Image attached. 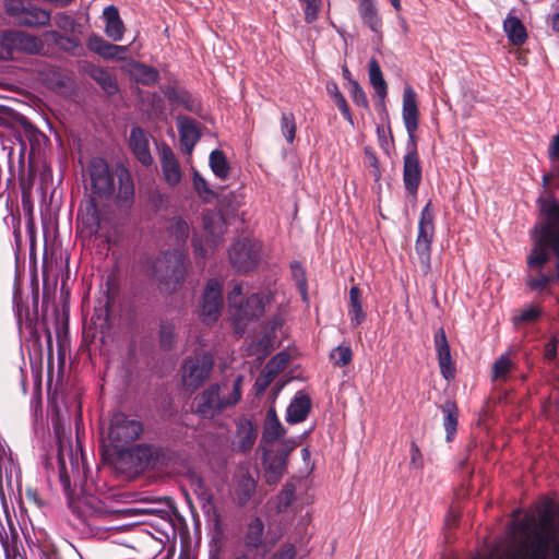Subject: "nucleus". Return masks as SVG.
Returning <instances> with one entry per match:
<instances>
[{
  "mask_svg": "<svg viewBox=\"0 0 559 559\" xmlns=\"http://www.w3.org/2000/svg\"><path fill=\"white\" fill-rule=\"evenodd\" d=\"M214 366L211 353H203L185 359L182 366V382L187 388L197 389L210 377Z\"/></svg>",
  "mask_w": 559,
  "mask_h": 559,
  "instance_id": "nucleus-11",
  "label": "nucleus"
},
{
  "mask_svg": "<svg viewBox=\"0 0 559 559\" xmlns=\"http://www.w3.org/2000/svg\"><path fill=\"white\" fill-rule=\"evenodd\" d=\"M296 548L293 544H288L281 550L276 551L271 559H295Z\"/></svg>",
  "mask_w": 559,
  "mask_h": 559,
  "instance_id": "nucleus-64",
  "label": "nucleus"
},
{
  "mask_svg": "<svg viewBox=\"0 0 559 559\" xmlns=\"http://www.w3.org/2000/svg\"><path fill=\"white\" fill-rule=\"evenodd\" d=\"M411 466L414 468H423L424 467V456L420 452L419 447L416 444V442L411 443Z\"/></svg>",
  "mask_w": 559,
  "mask_h": 559,
  "instance_id": "nucleus-60",
  "label": "nucleus"
},
{
  "mask_svg": "<svg viewBox=\"0 0 559 559\" xmlns=\"http://www.w3.org/2000/svg\"><path fill=\"white\" fill-rule=\"evenodd\" d=\"M129 145L136 159L145 166L152 164L147 133L140 127H133L130 132Z\"/></svg>",
  "mask_w": 559,
  "mask_h": 559,
  "instance_id": "nucleus-23",
  "label": "nucleus"
},
{
  "mask_svg": "<svg viewBox=\"0 0 559 559\" xmlns=\"http://www.w3.org/2000/svg\"><path fill=\"white\" fill-rule=\"evenodd\" d=\"M358 13L364 24L371 32L378 34L381 32V19L379 17L374 0H358Z\"/></svg>",
  "mask_w": 559,
  "mask_h": 559,
  "instance_id": "nucleus-33",
  "label": "nucleus"
},
{
  "mask_svg": "<svg viewBox=\"0 0 559 559\" xmlns=\"http://www.w3.org/2000/svg\"><path fill=\"white\" fill-rule=\"evenodd\" d=\"M51 14L49 11L35 5H28L20 17V26L43 27L50 23Z\"/></svg>",
  "mask_w": 559,
  "mask_h": 559,
  "instance_id": "nucleus-35",
  "label": "nucleus"
},
{
  "mask_svg": "<svg viewBox=\"0 0 559 559\" xmlns=\"http://www.w3.org/2000/svg\"><path fill=\"white\" fill-rule=\"evenodd\" d=\"M348 91L353 102L360 107L368 108L369 103L364 88L356 80H349Z\"/></svg>",
  "mask_w": 559,
  "mask_h": 559,
  "instance_id": "nucleus-56",
  "label": "nucleus"
},
{
  "mask_svg": "<svg viewBox=\"0 0 559 559\" xmlns=\"http://www.w3.org/2000/svg\"><path fill=\"white\" fill-rule=\"evenodd\" d=\"M538 204L546 221L533 228L527 269H544L551 253L556 258L554 276L559 283V201L552 197L539 198Z\"/></svg>",
  "mask_w": 559,
  "mask_h": 559,
  "instance_id": "nucleus-1",
  "label": "nucleus"
},
{
  "mask_svg": "<svg viewBox=\"0 0 559 559\" xmlns=\"http://www.w3.org/2000/svg\"><path fill=\"white\" fill-rule=\"evenodd\" d=\"M377 139L382 151L390 156L394 147V139L389 122L385 124H378L376 128Z\"/></svg>",
  "mask_w": 559,
  "mask_h": 559,
  "instance_id": "nucleus-50",
  "label": "nucleus"
},
{
  "mask_svg": "<svg viewBox=\"0 0 559 559\" xmlns=\"http://www.w3.org/2000/svg\"><path fill=\"white\" fill-rule=\"evenodd\" d=\"M542 527L547 533L543 535L539 532L534 533L530 548L526 552L527 559H548V555L554 543V533H551V519L542 518Z\"/></svg>",
  "mask_w": 559,
  "mask_h": 559,
  "instance_id": "nucleus-15",
  "label": "nucleus"
},
{
  "mask_svg": "<svg viewBox=\"0 0 559 559\" xmlns=\"http://www.w3.org/2000/svg\"><path fill=\"white\" fill-rule=\"evenodd\" d=\"M295 499V485L286 484L277 496V512H284Z\"/></svg>",
  "mask_w": 559,
  "mask_h": 559,
  "instance_id": "nucleus-55",
  "label": "nucleus"
},
{
  "mask_svg": "<svg viewBox=\"0 0 559 559\" xmlns=\"http://www.w3.org/2000/svg\"><path fill=\"white\" fill-rule=\"evenodd\" d=\"M209 164L213 174L217 178L225 180L229 176L230 166L223 151H212L210 154Z\"/></svg>",
  "mask_w": 559,
  "mask_h": 559,
  "instance_id": "nucleus-43",
  "label": "nucleus"
},
{
  "mask_svg": "<svg viewBox=\"0 0 559 559\" xmlns=\"http://www.w3.org/2000/svg\"><path fill=\"white\" fill-rule=\"evenodd\" d=\"M3 5L5 13L13 17L16 24L20 23V17H22L27 8L24 3V0H4Z\"/></svg>",
  "mask_w": 559,
  "mask_h": 559,
  "instance_id": "nucleus-57",
  "label": "nucleus"
},
{
  "mask_svg": "<svg viewBox=\"0 0 559 559\" xmlns=\"http://www.w3.org/2000/svg\"><path fill=\"white\" fill-rule=\"evenodd\" d=\"M289 362V355L286 352H280L275 356H273L265 365V370H267L271 376H277L281 371H283Z\"/></svg>",
  "mask_w": 559,
  "mask_h": 559,
  "instance_id": "nucleus-54",
  "label": "nucleus"
},
{
  "mask_svg": "<svg viewBox=\"0 0 559 559\" xmlns=\"http://www.w3.org/2000/svg\"><path fill=\"white\" fill-rule=\"evenodd\" d=\"M229 260L237 272L251 271L260 261V245L249 239L238 240L229 250Z\"/></svg>",
  "mask_w": 559,
  "mask_h": 559,
  "instance_id": "nucleus-12",
  "label": "nucleus"
},
{
  "mask_svg": "<svg viewBox=\"0 0 559 559\" xmlns=\"http://www.w3.org/2000/svg\"><path fill=\"white\" fill-rule=\"evenodd\" d=\"M440 409L443 414V427L445 430V441H453L457 424H459V409L454 402L447 400L441 406Z\"/></svg>",
  "mask_w": 559,
  "mask_h": 559,
  "instance_id": "nucleus-32",
  "label": "nucleus"
},
{
  "mask_svg": "<svg viewBox=\"0 0 559 559\" xmlns=\"http://www.w3.org/2000/svg\"><path fill=\"white\" fill-rule=\"evenodd\" d=\"M330 359L334 366L345 367L353 359V352L349 346L338 345L330 353Z\"/></svg>",
  "mask_w": 559,
  "mask_h": 559,
  "instance_id": "nucleus-52",
  "label": "nucleus"
},
{
  "mask_svg": "<svg viewBox=\"0 0 559 559\" xmlns=\"http://www.w3.org/2000/svg\"><path fill=\"white\" fill-rule=\"evenodd\" d=\"M433 342L442 377L448 381L453 380L455 377V367L452 362L447 334L442 328L436 332Z\"/></svg>",
  "mask_w": 559,
  "mask_h": 559,
  "instance_id": "nucleus-17",
  "label": "nucleus"
},
{
  "mask_svg": "<svg viewBox=\"0 0 559 559\" xmlns=\"http://www.w3.org/2000/svg\"><path fill=\"white\" fill-rule=\"evenodd\" d=\"M21 468L19 463L11 455L3 454L0 456V480L4 478L7 485L12 487L13 483L19 486Z\"/></svg>",
  "mask_w": 559,
  "mask_h": 559,
  "instance_id": "nucleus-40",
  "label": "nucleus"
},
{
  "mask_svg": "<svg viewBox=\"0 0 559 559\" xmlns=\"http://www.w3.org/2000/svg\"><path fill=\"white\" fill-rule=\"evenodd\" d=\"M275 379V376H271V373L263 368L262 372L255 379V388L259 392L264 391Z\"/></svg>",
  "mask_w": 559,
  "mask_h": 559,
  "instance_id": "nucleus-61",
  "label": "nucleus"
},
{
  "mask_svg": "<svg viewBox=\"0 0 559 559\" xmlns=\"http://www.w3.org/2000/svg\"><path fill=\"white\" fill-rule=\"evenodd\" d=\"M223 308V288L216 278L207 281L200 306V319L206 324H213L218 319Z\"/></svg>",
  "mask_w": 559,
  "mask_h": 559,
  "instance_id": "nucleus-13",
  "label": "nucleus"
},
{
  "mask_svg": "<svg viewBox=\"0 0 559 559\" xmlns=\"http://www.w3.org/2000/svg\"><path fill=\"white\" fill-rule=\"evenodd\" d=\"M368 75L381 106H384V99L388 95V85L376 58H371L368 62Z\"/></svg>",
  "mask_w": 559,
  "mask_h": 559,
  "instance_id": "nucleus-31",
  "label": "nucleus"
},
{
  "mask_svg": "<svg viewBox=\"0 0 559 559\" xmlns=\"http://www.w3.org/2000/svg\"><path fill=\"white\" fill-rule=\"evenodd\" d=\"M348 317L353 326L360 325L366 319V312L361 304V293L357 286H352L349 289Z\"/></svg>",
  "mask_w": 559,
  "mask_h": 559,
  "instance_id": "nucleus-39",
  "label": "nucleus"
},
{
  "mask_svg": "<svg viewBox=\"0 0 559 559\" xmlns=\"http://www.w3.org/2000/svg\"><path fill=\"white\" fill-rule=\"evenodd\" d=\"M160 167L166 182L175 187L181 181V168L173 150L165 145L160 150Z\"/></svg>",
  "mask_w": 559,
  "mask_h": 559,
  "instance_id": "nucleus-24",
  "label": "nucleus"
},
{
  "mask_svg": "<svg viewBox=\"0 0 559 559\" xmlns=\"http://www.w3.org/2000/svg\"><path fill=\"white\" fill-rule=\"evenodd\" d=\"M88 175L93 198L110 199L114 194V177L107 162L100 157L93 158L88 164Z\"/></svg>",
  "mask_w": 559,
  "mask_h": 559,
  "instance_id": "nucleus-10",
  "label": "nucleus"
},
{
  "mask_svg": "<svg viewBox=\"0 0 559 559\" xmlns=\"http://www.w3.org/2000/svg\"><path fill=\"white\" fill-rule=\"evenodd\" d=\"M292 275L304 300H307L308 284L302 265L295 261L290 264Z\"/></svg>",
  "mask_w": 559,
  "mask_h": 559,
  "instance_id": "nucleus-51",
  "label": "nucleus"
},
{
  "mask_svg": "<svg viewBox=\"0 0 559 559\" xmlns=\"http://www.w3.org/2000/svg\"><path fill=\"white\" fill-rule=\"evenodd\" d=\"M44 48L43 40L21 31H5L0 35V60L11 59L14 52L37 55Z\"/></svg>",
  "mask_w": 559,
  "mask_h": 559,
  "instance_id": "nucleus-6",
  "label": "nucleus"
},
{
  "mask_svg": "<svg viewBox=\"0 0 559 559\" xmlns=\"http://www.w3.org/2000/svg\"><path fill=\"white\" fill-rule=\"evenodd\" d=\"M180 142L187 154H191L193 147L201 138L198 123L190 117L178 116L176 119Z\"/></svg>",
  "mask_w": 559,
  "mask_h": 559,
  "instance_id": "nucleus-20",
  "label": "nucleus"
},
{
  "mask_svg": "<svg viewBox=\"0 0 559 559\" xmlns=\"http://www.w3.org/2000/svg\"><path fill=\"white\" fill-rule=\"evenodd\" d=\"M549 160L551 162L552 171L551 174L543 175V187L549 183L552 176L559 177V133L554 135L547 150Z\"/></svg>",
  "mask_w": 559,
  "mask_h": 559,
  "instance_id": "nucleus-46",
  "label": "nucleus"
},
{
  "mask_svg": "<svg viewBox=\"0 0 559 559\" xmlns=\"http://www.w3.org/2000/svg\"><path fill=\"white\" fill-rule=\"evenodd\" d=\"M174 326L171 324H162L160 344L164 348H170L174 344Z\"/></svg>",
  "mask_w": 559,
  "mask_h": 559,
  "instance_id": "nucleus-59",
  "label": "nucleus"
},
{
  "mask_svg": "<svg viewBox=\"0 0 559 559\" xmlns=\"http://www.w3.org/2000/svg\"><path fill=\"white\" fill-rule=\"evenodd\" d=\"M435 236V213L429 201L421 210L415 250L425 272L430 270L431 245Z\"/></svg>",
  "mask_w": 559,
  "mask_h": 559,
  "instance_id": "nucleus-9",
  "label": "nucleus"
},
{
  "mask_svg": "<svg viewBox=\"0 0 559 559\" xmlns=\"http://www.w3.org/2000/svg\"><path fill=\"white\" fill-rule=\"evenodd\" d=\"M255 488V480L249 474L242 475L237 480L235 488V499L237 503L241 507L246 506L254 495Z\"/></svg>",
  "mask_w": 559,
  "mask_h": 559,
  "instance_id": "nucleus-41",
  "label": "nucleus"
},
{
  "mask_svg": "<svg viewBox=\"0 0 559 559\" xmlns=\"http://www.w3.org/2000/svg\"><path fill=\"white\" fill-rule=\"evenodd\" d=\"M286 429L280 421L277 414L273 407H271L265 415L263 431L261 437V448H271L276 441L287 440L285 438Z\"/></svg>",
  "mask_w": 559,
  "mask_h": 559,
  "instance_id": "nucleus-19",
  "label": "nucleus"
},
{
  "mask_svg": "<svg viewBox=\"0 0 559 559\" xmlns=\"http://www.w3.org/2000/svg\"><path fill=\"white\" fill-rule=\"evenodd\" d=\"M203 226L207 231L211 242L215 246L218 245L222 236L225 233V221L221 213L209 212L203 216Z\"/></svg>",
  "mask_w": 559,
  "mask_h": 559,
  "instance_id": "nucleus-37",
  "label": "nucleus"
},
{
  "mask_svg": "<svg viewBox=\"0 0 559 559\" xmlns=\"http://www.w3.org/2000/svg\"><path fill=\"white\" fill-rule=\"evenodd\" d=\"M402 118L407 132V153L404 157L419 158L416 144V131L419 126V110L416 93L411 85H406L404 88Z\"/></svg>",
  "mask_w": 559,
  "mask_h": 559,
  "instance_id": "nucleus-8",
  "label": "nucleus"
},
{
  "mask_svg": "<svg viewBox=\"0 0 559 559\" xmlns=\"http://www.w3.org/2000/svg\"><path fill=\"white\" fill-rule=\"evenodd\" d=\"M87 47L91 51L102 56L105 59H122L128 48L108 43L98 35L88 37Z\"/></svg>",
  "mask_w": 559,
  "mask_h": 559,
  "instance_id": "nucleus-27",
  "label": "nucleus"
},
{
  "mask_svg": "<svg viewBox=\"0 0 559 559\" xmlns=\"http://www.w3.org/2000/svg\"><path fill=\"white\" fill-rule=\"evenodd\" d=\"M192 179H193V188L201 199L209 202L216 198V193L214 192L213 189H211L206 179L203 178L200 175V173L195 169H193Z\"/></svg>",
  "mask_w": 559,
  "mask_h": 559,
  "instance_id": "nucleus-49",
  "label": "nucleus"
},
{
  "mask_svg": "<svg viewBox=\"0 0 559 559\" xmlns=\"http://www.w3.org/2000/svg\"><path fill=\"white\" fill-rule=\"evenodd\" d=\"M503 31L509 41L514 46L524 44L527 38L524 24L518 16L511 13H509L503 21Z\"/></svg>",
  "mask_w": 559,
  "mask_h": 559,
  "instance_id": "nucleus-30",
  "label": "nucleus"
},
{
  "mask_svg": "<svg viewBox=\"0 0 559 559\" xmlns=\"http://www.w3.org/2000/svg\"><path fill=\"white\" fill-rule=\"evenodd\" d=\"M326 90L329 94L333 97L335 105L340 109L343 117L353 124V116L350 114L349 107L343 94L340 92L336 83L332 82L326 85Z\"/></svg>",
  "mask_w": 559,
  "mask_h": 559,
  "instance_id": "nucleus-48",
  "label": "nucleus"
},
{
  "mask_svg": "<svg viewBox=\"0 0 559 559\" xmlns=\"http://www.w3.org/2000/svg\"><path fill=\"white\" fill-rule=\"evenodd\" d=\"M514 362L510 359L508 353L500 355L491 368V379L493 381H506L508 374L513 370Z\"/></svg>",
  "mask_w": 559,
  "mask_h": 559,
  "instance_id": "nucleus-45",
  "label": "nucleus"
},
{
  "mask_svg": "<svg viewBox=\"0 0 559 559\" xmlns=\"http://www.w3.org/2000/svg\"><path fill=\"white\" fill-rule=\"evenodd\" d=\"M55 23L60 29L64 32H74L75 20L66 12L57 13Z\"/></svg>",
  "mask_w": 559,
  "mask_h": 559,
  "instance_id": "nucleus-58",
  "label": "nucleus"
},
{
  "mask_svg": "<svg viewBox=\"0 0 559 559\" xmlns=\"http://www.w3.org/2000/svg\"><path fill=\"white\" fill-rule=\"evenodd\" d=\"M296 129L295 116L292 112H283L281 117V131L289 144L295 140Z\"/></svg>",
  "mask_w": 559,
  "mask_h": 559,
  "instance_id": "nucleus-53",
  "label": "nucleus"
},
{
  "mask_svg": "<svg viewBox=\"0 0 559 559\" xmlns=\"http://www.w3.org/2000/svg\"><path fill=\"white\" fill-rule=\"evenodd\" d=\"M243 546L248 552L262 549L264 555L269 550L265 547L264 523L260 518L255 516L249 522L243 535Z\"/></svg>",
  "mask_w": 559,
  "mask_h": 559,
  "instance_id": "nucleus-21",
  "label": "nucleus"
},
{
  "mask_svg": "<svg viewBox=\"0 0 559 559\" xmlns=\"http://www.w3.org/2000/svg\"><path fill=\"white\" fill-rule=\"evenodd\" d=\"M298 445L297 439L282 440L276 451L272 448L262 449V464L265 471V479L270 485L276 484L285 469L289 453Z\"/></svg>",
  "mask_w": 559,
  "mask_h": 559,
  "instance_id": "nucleus-7",
  "label": "nucleus"
},
{
  "mask_svg": "<svg viewBox=\"0 0 559 559\" xmlns=\"http://www.w3.org/2000/svg\"><path fill=\"white\" fill-rule=\"evenodd\" d=\"M131 72L134 79L144 85H153L159 78L156 69L140 62L133 63Z\"/></svg>",
  "mask_w": 559,
  "mask_h": 559,
  "instance_id": "nucleus-47",
  "label": "nucleus"
},
{
  "mask_svg": "<svg viewBox=\"0 0 559 559\" xmlns=\"http://www.w3.org/2000/svg\"><path fill=\"white\" fill-rule=\"evenodd\" d=\"M163 93L171 105H180L190 112H197L200 109L199 103H197L189 93L178 91L175 86H166Z\"/></svg>",
  "mask_w": 559,
  "mask_h": 559,
  "instance_id": "nucleus-36",
  "label": "nucleus"
},
{
  "mask_svg": "<svg viewBox=\"0 0 559 559\" xmlns=\"http://www.w3.org/2000/svg\"><path fill=\"white\" fill-rule=\"evenodd\" d=\"M73 510L85 523L90 524L93 519H99L107 513L105 503L98 498L87 495L71 502Z\"/></svg>",
  "mask_w": 559,
  "mask_h": 559,
  "instance_id": "nucleus-18",
  "label": "nucleus"
},
{
  "mask_svg": "<svg viewBox=\"0 0 559 559\" xmlns=\"http://www.w3.org/2000/svg\"><path fill=\"white\" fill-rule=\"evenodd\" d=\"M421 181V165L419 158L404 157L403 183L411 195H416Z\"/></svg>",
  "mask_w": 559,
  "mask_h": 559,
  "instance_id": "nucleus-26",
  "label": "nucleus"
},
{
  "mask_svg": "<svg viewBox=\"0 0 559 559\" xmlns=\"http://www.w3.org/2000/svg\"><path fill=\"white\" fill-rule=\"evenodd\" d=\"M78 221L82 227L83 233L88 236L96 235L100 229V215L98 206L94 198H91L80 209L78 213Z\"/></svg>",
  "mask_w": 559,
  "mask_h": 559,
  "instance_id": "nucleus-22",
  "label": "nucleus"
},
{
  "mask_svg": "<svg viewBox=\"0 0 559 559\" xmlns=\"http://www.w3.org/2000/svg\"><path fill=\"white\" fill-rule=\"evenodd\" d=\"M543 314V310L538 306H526L521 310H516L512 316V323L514 328H519L522 324H528L536 322Z\"/></svg>",
  "mask_w": 559,
  "mask_h": 559,
  "instance_id": "nucleus-44",
  "label": "nucleus"
},
{
  "mask_svg": "<svg viewBox=\"0 0 559 559\" xmlns=\"http://www.w3.org/2000/svg\"><path fill=\"white\" fill-rule=\"evenodd\" d=\"M558 338L557 336H551L549 341L545 345L544 356L547 360H552L557 357V347H558Z\"/></svg>",
  "mask_w": 559,
  "mask_h": 559,
  "instance_id": "nucleus-63",
  "label": "nucleus"
},
{
  "mask_svg": "<svg viewBox=\"0 0 559 559\" xmlns=\"http://www.w3.org/2000/svg\"><path fill=\"white\" fill-rule=\"evenodd\" d=\"M126 455L135 471L154 468L159 463L160 449L152 444L140 443L127 450Z\"/></svg>",
  "mask_w": 559,
  "mask_h": 559,
  "instance_id": "nucleus-14",
  "label": "nucleus"
},
{
  "mask_svg": "<svg viewBox=\"0 0 559 559\" xmlns=\"http://www.w3.org/2000/svg\"><path fill=\"white\" fill-rule=\"evenodd\" d=\"M242 377H237L228 396L219 395V385L212 384L197 399V414L202 418H213L222 409L236 405L241 399Z\"/></svg>",
  "mask_w": 559,
  "mask_h": 559,
  "instance_id": "nucleus-4",
  "label": "nucleus"
},
{
  "mask_svg": "<svg viewBox=\"0 0 559 559\" xmlns=\"http://www.w3.org/2000/svg\"><path fill=\"white\" fill-rule=\"evenodd\" d=\"M528 271H535V274L528 273L525 276V285L532 292L549 293V286L557 283L554 274L546 273L543 269H528Z\"/></svg>",
  "mask_w": 559,
  "mask_h": 559,
  "instance_id": "nucleus-34",
  "label": "nucleus"
},
{
  "mask_svg": "<svg viewBox=\"0 0 559 559\" xmlns=\"http://www.w3.org/2000/svg\"><path fill=\"white\" fill-rule=\"evenodd\" d=\"M143 432L141 420L117 412L112 414L107 431V438L111 445L122 452L129 444L134 442Z\"/></svg>",
  "mask_w": 559,
  "mask_h": 559,
  "instance_id": "nucleus-5",
  "label": "nucleus"
},
{
  "mask_svg": "<svg viewBox=\"0 0 559 559\" xmlns=\"http://www.w3.org/2000/svg\"><path fill=\"white\" fill-rule=\"evenodd\" d=\"M310 409V397L302 392H298L287 406L286 421L290 425L302 423L308 417Z\"/></svg>",
  "mask_w": 559,
  "mask_h": 559,
  "instance_id": "nucleus-25",
  "label": "nucleus"
},
{
  "mask_svg": "<svg viewBox=\"0 0 559 559\" xmlns=\"http://www.w3.org/2000/svg\"><path fill=\"white\" fill-rule=\"evenodd\" d=\"M103 16L105 19V33L115 41L122 39L124 25L120 19L119 11L115 5H108L104 9Z\"/></svg>",
  "mask_w": 559,
  "mask_h": 559,
  "instance_id": "nucleus-29",
  "label": "nucleus"
},
{
  "mask_svg": "<svg viewBox=\"0 0 559 559\" xmlns=\"http://www.w3.org/2000/svg\"><path fill=\"white\" fill-rule=\"evenodd\" d=\"M88 74L107 95L111 96L118 93L117 81L108 70L102 67H92L88 70Z\"/></svg>",
  "mask_w": 559,
  "mask_h": 559,
  "instance_id": "nucleus-38",
  "label": "nucleus"
},
{
  "mask_svg": "<svg viewBox=\"0 0 559 559\" xmlns=\"http://www.w3.org/2000/svg\"><path fill=\"white\" fill-rule=\"evenodd\" d=\"M227 301L228 318L235 332L242 335L250 323L259 321L264 316L270 295L252 293L246 296L242 283H236L227 295Z\"/></svg>",
  "mask_w": 559,
  "mask_h": 559,
  "instance_id": "nucleus-2",
  "label": "nucleus"
},
{
  "mask_svg": "<svg viewBox=\"0 0 559 559\" xmlns=\"http://www.w3.org/2000/svg\"><path fill=\"white\" fill-rule=\"evenodd\" d=\"M171 229L180 240H185L188 237V224L181 218H177L174 222Z\"/></svg>",
  "mask_w": 559,
  "mask_h": 559,
  "instance_id": "nucleus-62",
  "label": "nucleus"
},
{
  "mask_svg": "<svg viewBox=\"0 0 559 559\" xmlns=\"http://www.w3.org/2000/svg\"><path fill=\"white\" fill-rule=\"evenodd\" d=\"M187 257L178 250L162 252L153 262L152 276L166 292L177 290L185 282Z\"/></svg>",
  "mask_w": 559,
  "mask_h": 559,
  "instance_id": "nucleus-3",
  "label": "nucleus"
},
{
  "mask_svg": "<svg viewBox=\"0 0 559 559\" xmlns=\"http://www.w3.org/2000/svg\"><path fill=\"white\" fill-rule=\"evenodd\" d=\"M49 36L51 37L55 45H57L61 50L71 53L72 56H80L83 51L82 44L74 37L62 35L57 31L49 32Z\"/></svg>",
  "mask_w": 559,
  "mask_h": 559,
  "instance_id": "nucleus-42",
  "label": "nucleus"
},
{
  "mask_svg": "<svg viewBox=\"0 0 559 559\" xmlns=\"http://www.w3.org/2000/svg\"><path fill=\"white\" fill-rule=\"evenodd\" d=\"M258 431L251 420L245 419L237 424L235 448L237 451L250 450L257 439Z\"/></svg>",
  "mask_w": 559,
  "mask_h": 559,
  "instance_id": "nucleus-28",
  "label": "nucleus"
},
{
  "mask_svg": "<svg viewBox=\"0 0 559 559\" xmlns=\"http://www.w3.org/2000/svg\"><path fill=\"white\" fill-rule=\"evenodd\" d=\"M118 189L115 204L119 210L129 211L134 203L135 188L131 173L126 167L117 169Z\"/></svg>",
  "mask_w": 559,
  "mask_h": 559,
  "instance_id": "nucleus-16",
  "label": "nucleus"
}]
</instances>
